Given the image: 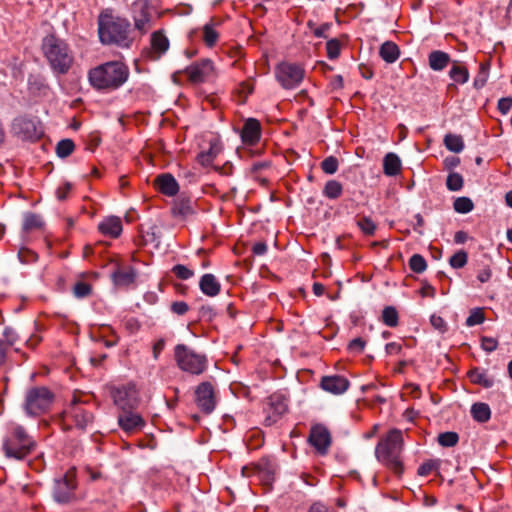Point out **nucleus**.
Listing matches in <instances>:
<instances>
[{
	"label": "nucleus",
	"mask_w": 512,
	"mask_h": 512,
	"mask_svg": "<svg viewBox=\"0 0 512 512\" xmlns=\"http://www.w3.org/2000/svg\"><path fill=\"white\" fill-rule=\"evenodd\" d=\"M151 47L159 57L168 50L169 40L161 31H155L151 35Z\"/></svg>",
	"instance_id": "obj_33"
},
{
	"label": "nucleus",
	"mask_w": 512,
	"mask_h": 512,
	"mask_svg": "<svg viewBox=\"0 0 512 512\" xmlns=\"http://www.w3.org/2000/svg\"><path fill=\"white\" fill-rule=\"evenodd\" d=\"M357 226L360 228V230L365 235H368V236L374 235V233L376 231V224L370 217H367V216L360 218L357 221Z\"/></svg>",
	"instance_id": "obj_47"
},
{
	"label": "nucleus",
	"mask_w": 512,
	"mask_h": 512,
	"mask_svg": "<svg viewBox=\"0 0 512 512\" xmlns=\"http://www.w3.org/2000/svg\"><path fill=\"white\" fill-rule=\"evenodd\" d=\"M484 320H485V316H484L482 309L475 308L470 312L469 316L466 319L465 324L468 327H473L475 325L482 324L484 322Z\"/></svg>",
	"instance_id": "obj_50"
},
{
	"label": "nucleus",
	"mask_w": 512,
	"mask_h": 512,
	"mask_svg": "<svg viewBox=\"0 0 512 512\" xmlns=\"http://www.w3.org/2000/svg\"><path fill=\"white\" fill-rule=\"evenodd\" d=\"M136 277H137V272L131 266H129L125 269L117 268L111 274L113 284L120 288L129 287L130 285H132L135 282Z\"/></svg>",
	"instance_id": "obj_22"
},
{
	"label": "nucleus",
	"mask_w": 512,
	"mask_h": 512,
	"mask_svg": "<svg viewBox=\"0 0 512 512\" xmlns=\"http://www.w3.org/2000/svg\"><path fill=\"white\" fill-rule=\"evenodd\" d=\"M365 346H366V341L363 340L361 337H357L349 342L348 350L350 352H354V353H361V352H363Z\"/></svg>",
	"instance_id": "obj_56"
},
{
	"label": "nucleus",
	"mask_w": 512,
	"mask_h": 512,
	"mask_svg": "<svg viewBox=\"0 0 512 512\" xmlns=\"http://www.w3.org/2000/svg\"><path fill=\"white\" fill-rule=\"evenodd\" d=\"M92 292V286L84 281H78L73 287V293L76 298H85Z\"/></svg>",
	"instance_id": "obj_51"
},
{
	"label": "nucleus",
	"mask_w": 512,
	"mask_h": 512,
	"mask_svg": "<svg viewBox=\"0 0 512 512\" xmlns=\"http://www.w3.org/2000/svg\"><path fill=\"white\" fill-rule=\"evenodd\" d=\"M401 171V160L393 152L387 153L383 158V172L386 176H396Z\"/></svg>",
	"instance_id": "obj_28"
},
{
	"label": "nucleus",
	"mask_w": 512,
	"mask_h": 512,
	"mask_svg": "<svg viewBox=\"0 0 512 512\" xmlns=\"http://www.w3.org/2000/svg\"><path fill=\"white\" fill-rule=\"evenodd\" d=\"M12 131L23 140H36L41 137L40 122L36 117L19 116L12 122Z\"/></svg>",
	"instance_id": "obj_11"
},
{
	"label": "nucleus",
	"mask_w": 512,
	"mask_h": 512,
	"mask_svg": "<svg viewBox=\"0 0 512 512\" xmlns=\"http://www.w3.org/2000/svg\"><path fill=\"white\" fill-rule=\"evenodd\" d=\"M44 226V222L40 215L27 212L24 214V220L22 230L24 232H30L34 229H41Z\"/></svg>",
	"instance_id": "obj_34"
},
{
	"label": "nucleus",
	"mask_w": 512,
	"mask_h": 512,
	"mask_svg": "<svg viewBox=\"0 0 512 512\" xmlns=\"http://www.w3.org/2000/svg\"><path fill=\"white\" fill-rule=\"evenodd\" d=\"M172 273L181 280H188L194 276V271L183 264H176L172 268Z\"/></svg>",
	"instance_id": "obj_52"
},
{
	"label": "nucleus",
	"mask_w": 512,
	"mask_h": 512,
	"mask_svg": "<svg viewBox=\"0 0 512 512\" xmlns=\"http://www.w3.org/2000/svg\"><path fill=\"white\" fill-rule=\"evenodd\" d=\"M130 75L129 67L122 61H108L89 69L87 77L92 88L112 92L122 87Z\"/></svg>",
	"instance_id": "obj_1"
},
{
	"label": "nucleus",
	"mask_w": 512,
	"mask_h": 512,
	"mask_svg": "<svg viewBox=\"0 0 512 512\" xmlns=\"http://www.w3.org/2000/svg\"><path fill=\"white\" fill-rule=\"evenodd\" d=\"M498 347V341L493 337L484 336L481 338V348L487 353L495 351Z\"/></svg>",
	"instance_id": "obj_55"
},
{
	"label": "nucleus",
	"mask_w": 512,
	"mask_h": 512,
	"mask_svg": "<svg viewBox=\"0 0 512 512\" xmlns=\"http://www.w3.org/2000/svg\"><path fill=\"white\" fill-rule=\"evenodd\" d=\"M36 448L35 440L21 425H13L3 438L2 450L6 458L24 460Z\"/></svg>",
	"instance_id": "obj_5"
},
{
	"label": "nucleus",
	"mask_w": 512,
	"mask_h": 512,
	"mask_svg": "<svg viewBox=\"0 0 512 512\" xmlns=\"http://www.w3.org/2000/svg\"><path fill=\"white\" fill-rule=\"evenodd\" d=\"M27 84L28 90L33 96L45 95L48 89L45 79L40 75L30 74Z\"/></svg>",
	"instance_id": "obj_31"
},
{
	"label": "nucleus",
	"mask_w": 512,
	"mask_h": 512,
	"mask_svg": "<svg viewBox=\"0 0 512 512\" xmlns=\"http://www.w3.org/2000/svg\"><path fill=\"white\" fill-rule=\"evenodd\" d=\"M155 185L162 194L169 197L175 196L179 191L178 182L170 173L158 175L155 179Z\"/></svg>",
	"instance_id": "obj_21"
},
{
	"label": "nucleus",
	"mask_w": 512,
	"mask_h": 512,
	"mask_svg": "<svg viewBox=\"0 0 512 512\" xmlns=\"http://www.w3.org/2000/svg\"><path fill=\"white\" fill-rule=\"evenodd\" d=\"M459 442V435L453 431H447L438 435V443L442 447H454Z\"/></svg>",
	"instance_id": "obj_45"
},
{
	"label": "nucleus",
	"mask_w": 512,
	"mask_h": 512,
	"mask_svg": "<svg viewBox=\"0 0 512 512\" xmlns=\"http://www.w3.org/2000/svg\"><path fill=\"white\" fill-rule=\"evenodd\" d=\"M349 386V380L341 375L324 376L320 382V387L324 391L335 395L343 394L348 390Z\"/></svg>",
	"instance_id": "obj_19"
},
{
	"label": "nucleus",
	"mask_w": 512,
	"mask_h": 512,
	"mask_svg": "<svg viewBox=\"0 0 512 512\" xmlns=\"http://www.w3.org/2000/svg\"><path fill=\"white\" fill-rule=\"evenodd\" d=\"M261 137V125L255 118H248L241 130V139L244 144L255 145Z\"/></svg>",
	"instance_id": "obj_20"
},
{
	"label": "nucleus",
	"mask_w": 512,
	"mask_h": 512,
	"mask_svg": "<svg viewBox=\"0 0 512 512\" xmlns=\"http://www.w3.org/2000/svg\"><path fill=\"white\" fill-rule=\"evenodd\" d=\"M3 336L5 338L4 346L7 348L8 346H12L17 341V334L11 327H6L3 331Z\"/></svg>",
	"instance_id": "obj_58"
},
{
	"label": "nucleus",
	"mask_w": 512,
	"mask_h": 512,
	"mask_svg": "<svg viewBox=\"0 0 512 512\" xmlns=\"http://www.w3.org/2000/svg\"><path fill=\"white\" fill-rule=\"evenodd\" d=\"M467 376L473 384L480 385L486 389L493 387L495 384L494 378L485 369L479 367L470 369Z\"/></svg>",
	"instance_id": "obj_26"
},
{
	"label": "nucleus",
	"mask_w": 512,
	"mask_h": 512,
	"mask_svg": "<svg viewBox=\"0 0 512 512\" xmlns=\"http://www.w3.org/2000/svg\"><path fill=\"white\" fill-rule=\"evenodd\" d=\"M379 55L388 64L396 62L400 57V49L393 41H385L379 49Z\"/></svg>",
	"instance_id": "obj_27"
},
{
	"label": "nucleus",
	"mask_w": 512,
	"mask_h": 512,
	"mask_svg": "<svg viewBox=\"0 0 512 512\" xmlns=\"http://www.w3.org/2000/svg\"><path fill=\"white\" fill-rule=\"evenodd\" d=\"M76 488V470L71 468L65 474L54 479L52 487L53 500L59 504L72 503L76 499Z\"/></svg>",
	"instance_id": "obj_8"
},
{
	"label": "nucleus",
	"mask_w": 512,
	"mask_h": 512,
	"mask_svg": "<svg viewBox=\"0 0 512 512\" xmlns=\"http://www.w3.org/2000/svg\"><path fill=\"white\" fill-rule=\"evenodd\" d=\"M468 262V254L464 250H459L454 253L450 259L449 264L454 269L463 268Z\"/></svg>",
	"instance_id": "obj_46"
},
{
	"label": "nucleus",
	"mask_w": 512,
	"mask_h": 512,
	"mask_svg": "<svg viewBox=\"0 0 512 512\" xmlns=\"http://www.w3.org/2000/svg\"><path fill=\"white\" fill-rule=\"evenodd\" d=\"M331 24L324 23L319 27L315 28L313 34L317 38H327L326 32L330 29Z\"/></svg>",
	"instance_id": "obj_64"
},
{
	"label": "nucleus",
	"mask_w": 512,
	"mask_h": 512,
	"mask_svg": "<svg viewBox=\"0 0 512 512\" xmlns=\"http://www.w3.org/2000/svg\"><path fill=\"white\" fill-rule=\"evenodd\" d=\"M402 449V431L393 428L378 442L375 448V456L379 462L391 469L394 473L401 474L403 472V463L400 458Z\"/></svg>",
	"instance_id": "obj_4"
},
{
	"label": "nucleus",
	"mask_w": 512,
	"mask_h": 512,
	"mask_svg": "<svg viewBox=\"0 0 512 512\" xmlns=\"http://www.w3.org/2000/svg\"><path fill=\"white\" fill-rule=\"evenodd\" d=\"M343 192L342 184L337 180H329L323 188V195L331 200L337 199Z\"/></svg>",
	"instance_id": "obj_36"
},
{
	"label": "nucleus",
	"mask_w": 512,
	"mask_h": 512,
	"mask_svg": "<svg viewBox=\"0 0 512 512\" xmlns=\"http://www.w3.org/2000/svg\"><path fill=\"white\" fill-rule=\"evenodd\" d=\"M54 394L44 386L32 387L27 390L23 404L28 416H40L50 408Z\"/></svg>",
	"instance_id": "obj_7"
},
{
	"label": "nucleus",
	"mask_w": 512,
	"mask_h": 512,
	"mask_svg": "<svg viewBox=\"0 0 512 512\" xmlns=\"http://www.w3.org/2000/svg\"><path fill=\"white\" fill-rule=\"evenodd\" d=\"M472 418L479 423H486L491 418V409L487 403L476 402L470 410Z\"/></svg>",
	"instance_id": "obj_30"
},
{
	"label": "nucleus",
	"mask_w": 512,
	"mask_h": 512,
	"mask_svg": "<svg viewBox=\"0 0 512 512\" xmlns=\"http://www.w3.org/2000/svg\"><path fill=\"white\" fill-rule=\"evenodd\" d=\"M199 289L204 295L215 297L221 291V284L214 274L206 273L199 280Z\"/></svg>",
	"instance_id": "obj_23"
},
{
	"label": "nucleus",
	"mask_w": 512,
	"mask_h": 512,
	"mask_svg": "<svg viewBox=\"0 0 512 512\" xmlns=\"http://www.w3.org/2000/svg\"><path fill=\"white\" fill-rule=\"evenodd\" d=\"M171 311L179 316L185 315L189 310V305L184 301H174L170 306Z\"/></svg>",
	"instance_id": "obj_57"
},
{
	"label": "nucleus",
	"mask_w": 512,
	"mask_h": 512,
	"mask_svg": "<svg viewBox=\"0 0 512 512\" xmlns=\"http://www.w3.org/2000/svg\"><path fill=\"white\" fill-rule=\"evenodd\" d=\"M184 71L191 83L200 84L212 76L214 64L210 59L204 58L187 66Z\"/></svg>",
	"instance_id": "obj_14"
},
{
	"label": "nucleus",
	"mask_w": 512,
	"mask_h": 512,
	"mask_svg": "<svg viewBox=\"0 0 512 512\" xmlns=\"http://www.w3.org/2000/svg\"><path fill=\"white\" fill-rule=\"evenodd\" d=\"M492 277V271L488 265L484 266L481 270H479L477 274V279L481 283L488 282Z\"/></svg>",
	"instance_id": "obj_62"
},
{
	"label": "nucleus",
	"mask_w": 512,
	"mask_h": 512,
	"mask_svg": "<svg viewBox=\"0 0 512 512\" xmlns=\"http://www.w3.org/2000/svg\"><path fill=\"white\" fill-rule=\"evenodd\" d=\"M497 108L501 114L506 115L512 108V96L500 98Z\"/></svg>",
	"instance_id": "obj_59"
},
{
	"label": "nucleus",
	"mask_w": 512,
	"mask_h": 512,
	"mask_svg": "<svg viewBox=\"0 0 512 512\" xmlns=\"http://www.w3.org/2000/svg\"><path fill=\"white\" fill-rule=\"evenodd\" d=\"M440 466V460L438 459H429L423 462L417 470V474L419 476H428L433 470L438 469Z\"/></svg>",
	"instance_id": "obj_48"
},
{
	"label": "nucleus",
	"mask_w": 512,
	"mask_h": 512,
	"mask_svg": "<svg viewBox=\"0 0 512 512\" xmlns=\"http://www.w3.org/2000/svg\"><path fill=\"white\" fill-rule=\"evenodd\" d=\"M220 152V147L216 141L210 142V147L207 151H202L197 155V161L204 167L209 166Z\"/></svg>",
	"instance_id": "obj_32"
},
{
	"label": "nucleus",
	"mask_w": 512,
	"mask_h": 512,
	"mask_svg": "<svg viewBox=\"0 0 512 512\" xmlns=\"http://www.w3.org/2000/svg\"><path fill=\"white\" fill-rule=\"evenodd\" d=\"M409 268L417 274L423 273L427 269V262L420 254H413L409 259Z\"/></svg>",
	"instance_id": "obj_43"
},
{
	"label": "nucleus",
	"mask_w": 512,
	"mask_h": 512,
	"mask_svg": "<svg viewBox=\"0 0 512 512\" xmlns=\"http://www.w3.org/2000/svg\"><path fill=\"white\" fill-rule=\"evenodd\" d=\"M174 216L187 217L194 213L193 202L189 197H179L172 207Z\"/></svg>",
	"instance_id": "obj_29"
},
{
	"label": "nucleus",
	"mask_w": 512,
	"mask_h": 512,
	"mask_svg": "<svg viewBox=\"0 0 512 512\" xmlns=\"http://www.w3.org/2000/svg\"><path fill=\"white\" fill-rule=\"evenodd\" d=\"M165 340L163 338L158 339L153 345V358L157 360L159 358L160 353L165 348Z\"/></svg>",
	"instance_id": "obj_63"
},
{
	"label": "nucleus",
	"mask_w": 512,
	"mask_h": 512,
	"mask_svg": "<svg viewBox=\"0 0 512 512\" xmlns=\"http://www.w3.org/2000/svg\"><path fill=\"white\" fill-rule=\"evenodd\" d=\"M195 401L199 409L210 414L216 407L215 392L210 382L200 383L195 390Z\"/></svg>",
	"instance_id": "obj_15"
},
{
	"label": "nucleus",
	"mask_w": 512,
	"mask_h": 512,
	"mask_svg": "<svg viewBox=\"0 0 512 512\" xmlns=\"http://www.w3.org/2000/svg\"><path fill=\"white\" fill-rule=\"evenodd\" d=\"M135 28L142 34L151 26V13L148 0H136L131 7Z\"/></svg>",
	"instance_id": "obj_16"
},
{
	"label": "nucleus",
	"mask_w": 512,
	"mask_h": 512,
	"mask_svg": "<svg viewBox=\"0 0 512 512\" xmlns=\"http://www.w3.org/2000/svg\"><path fill=\"white\" fill-rule=\"evenodd\" d=\"M327 56L329 59L334 60L340 55V42L338 39H330L326 43Z\"/></svg>",
	"instance_id": "obj_53"
},
{
	"label": "nucleus",
	"mask_w": 512,
	"mask_h": 512,
	"mask_svg": "<svg viewBox=\"0 0 512 512\" xmlns=\"http://www.w3.org/2000/svg\"><path fill=\"white\" fill-rule=\"evenodd\" d=\"M453 208L457 213L467 214L474 209V203L469 197L462 196L454 200Z\"/></svg>",
	"instance_id": "obj_40"
},
{
	"label": "nucleus",
	"mask_w": 512,
	"mask_h": 512,
	"mask_svg": "<svg viewBox=\"0 0 512 512\" xmlns=\"http://www.w3.org/2000/svg\"><path fill=\"white\" fill-rule=\"evenodd\" d=\"M64 414L74 422L77 429L86 431L87 427L93 423L94 415L87 410L85 406L75 398L64 410Z\"/></svg>",
	"instance_id": "obj_12"
},
{
	"label": "nucleus",
	"mask_w": 512,
	"mask_h": 512,
	"mask_svg": "<svg viewBox=\"0 0 512 512\" xmlns=\"http://www.w3.org/2000/svg\"><path fill=\"white\" fill-rule=\"evenodd\" d=\"M308 442L320 455H326L332 443L331 434L324 425L316 424L310 429Z\"/></svg>",
	"instance_id": "obj_17"
},
{
	"label": "nucleus",
	"mask_w": 512,
	"mask_h": 512,
	"mask_svg": "<svg viewBox=\"0 0 512 512\" xmlns=\"http://www.w3.org/2000/svg\"><path fill=\"white\" fill-rule=\"evenodd\" d=\"M113 400L121 411L136 410L139 405V397L134 385L117 388L113 392Z\"/></svg>",
	"instance_id": "obj_13"
},
{
	"label": "nucleus",
	"mask_w": 512,
	"mask_h": 512,
	"mask_svg": "<svg viewBox=\"0 0 512 512\" xmlns=\"http://www.w3.org/2000/svg\"><path fill=\"white\" fill-rule=\"evenodd\" d=\"M339 166V161L335 156L326 157L321 162V169L324 173L328 175H333L337 172Z\"/></svg>",
	"instance_id": "obj_49"
},
{
	"label": "nucleus",
	"mask_w": 512,
	"mask_h": 512,
	"mask_svg": "<svg viewBox=\"0 0 512 512\" xmlns=\"http://www.w3.org/2000/svg\"><path fill=\"white\" fill-rule=\"evenodd\" d=\"M464 180L461 174L450 172L446 179L447 189L450 191H459L463 188Z\"/></svg>",
	"instance_id": "obj_44"
},
{
	"label": "nucleus",
	"mask_w": 512,
	"mask_h": 512,
	"mask_svg": "<svg viewBox=\"0 0 512 512\" xmlns=\"http://www.w3.org/2000/svg\"><path fill=\"white\" fill-rule=\"evenodd\" d=\"M41 50L51 70L57 75H65L74 63V55L68 43L55 34L42 39Z\"/></svg>",
	"instance_id": "obj_3"
},
{
	"label": "nucleus",
	"mask_w": 512,
	"mask_h": 512,
	"mask_svg": "<svg viewBox=\"0 0 512 512\" xmlns=\"http://www.w3.org/2000/svg\"><path fill=\"white\" fill-rule=\"evenodd\" d=\"M174 358L177 366L192 375L202 374L208 366L205 354L197 353L185 344H177L174 348Z\"/></svg>",
	"instance_id": "obj_6"
},
{
	"label": "nucleus",
	"mask_w": 512,
	"mask_h": 512,
	"mask_svg": "<svg viewBox=\"0 0 512 512\" xmlns=\"http://www.w3.org/2000/svg\"><path fill=\"white\" fill-rule=\"evenodd\" d=\"M430 323L436 330H438L441 333L447 331V324L441 316L432 315L430 317Z\"/></svg>",
	"instance_id": "obj_60"
},
{
	"label": "nucleus",
	"mask_w": 512,
	"mask_h": 512,
	"mask_svg": "<svg viewBox=\"0 0 512 512\" xmlns=\"http://www.w3.org/2000/svg\"><path fill=\"white\" fill-rule=\"evenodd\" d=\"M489 68H490L489 62H484V63L480 64L479 71H478L476 77L474 78V82H473L474 88L481 89L486 85L488 77H489Z\"/></svg>",
	"instance_id": "obj_39"
},
{
	"label": "nucleus",
	"mask_w": 512,
	"mask_h": 512,
	"mask_svg": "<svg viewBox=\"0 0 512 512\" xmlns=\"http://www.w3.org/2000/svg\"><path fill=\"white\" fill-rule=\"evenodd\" d=\"M449 77L458 84H465L469 80V72L466 67L455 63L449 71Z\"/></svg>",
	"instance_id": "obj_37"
},
{
	"label": "nucleus",
	"mask_w": 512,
	"mask_h": 512,
	"mask_svg": "<svg viewBox=\"0 0 512 512\" xmlns=\"http://www.w3.org/2000/svg\"><path fill=\"white\" fill-rule=\"evenodd\" d=\"M445 147L454 153H460L464 149V141L461 135L448 133L444 137Z\"/></svg>",
	"instance_id": "obj_35"
},
{
	"label": "nucleus",
	"mask_w": 512,
	"mask_h": 512,
	"mask_svg": "<svg viewBox=\"0 0 512 512\" xmlns=\"http://www.w3.org/2000/svg\"><path fill=\"white\" fill-rule=\"evenodd\" d=\"M450 62V55L442 50H433L428 54V65L435 72L443 71Z\"/></svg>",
	"instance_id": "obj_25"
},
{
	"label": "nucleus",
	"mask_w": 512,
	"mask_h": 512,
	"mask_svg": "<svg viewBox=\"0 0 512 512\" xmlns=\"http://www.w3.org/2000/svg\"><path fill=\"white\" fill-rule=\"evenodd\" d=\"M119 427L127 434L141 431L145 427V420L135 410L121 411L117 417Z\"/></svg>",
	"instance_id": "obj_18"
},
{
	"label": "nucleus",
	"mask_w": 512,
	"mask_h": 512,
	"mask_svg": "<svg viewBox=\"0 0 512 512\" xmlns=\"http://www.w3.org/2000/svg\"><path fill=\"white\" fill-rule=\"evenodd\" d=\"M219 38L218 32L214 29L212 23H207L203 27V41L208 47H213Z\"/></svg>",
	"instance_id": "obj_42"
},
{
	"label": "nucleus",
	"mask_w": 512,
	"mask_h": 512,
	"mask_svg": "<svg viewBox=\"0 0 512 512\" xmlns=\"http://www.w3.org/2000/svg\"><path fill=\"white\" fill-rule=\"evenodd\" d=\"M217 312L213 306L203 305L199 308V318L211 322L216 317Z\"/></svg>",
	"instance_id": "obj_54"
},
{
	"label": "nucleus",
	"mask_w": 512,
	"mask_h": 512,
	"mask_svg": "<svg viewBox=\"0 0 512 512\" xmlns=\"http://www.w3.org/2000/svg\"><path fill=\"white\" fill-rule=\"evenodd\" d=\"M130 31L131 24L126 18L114 16L109 11H104L98 16L99 40L104 45L128 48L131 44Z\"/></svg>",
	"instance_id": "obj_2"
},
{
	"label": "nucleus",
	"mask_w": 512,
	"mask_h": 512,
	"mask_svg": "<svg viewBox=\"0 0 512 512\" xmlns=\"http://www.w3.org/2000/svg\"><path fill=\"white\" fill-rule=\"evenodd\" d=\"M75 149V144L71 139H62L57 143L56 154L60 158H66L72 154Z\"/></svg>",
	"instance_id": "obj_41"
},
{
	"label": "nucleus",
	"mask_w": 512,
	"mask_h": 512,
	"mask_svg": "<svg viewBox=\"0 0 512 512\" xmlns=\"http://www.w3.org/2000/svg\"><path fill=\"white\" fill-rule=\"evenodd\" d=\"M288 411V399L281 393H273L267 398L263 408L264 424L272 426Z\"/></svg>",
	"instance_id": "obj_10"
},
{
	"label": "nucleus",
	"mask_w": 512,
	"mask_h": 512,
	"mask_svg": "<svg viewBox=\"0 0 512 512\" xmlns=\"http://www.w3.org/2000/svg\"><path fill=\"white\" fill-rule=\"evenodd\" d=\"M98 229L106 236L117 238L122 233V223L119 217L110 216L99 223Z\"/></svg>",
	"instance_id": "obj_24"
},
{
	"label": "nucleus",
	"mask_w": 512,
	"mask_h": 512,
	"mask_svg": "<svg viewBox=\"0 0 512 512\" xmlns=\"http://www.w3.org/2000/svg\"><path fill=\"white\" fill-rule=\"evenodd\" d=\"M304 69L296 63L281 62L275 67V77L284 89H294L304 78Z\"/></svg>",
	"instance_id": "obj_9"
},
{
	"label": "nucleus",
	"mask_w": 512,
	"mask_h": 512,
	"mask_svg": "<svg viewBox=\"0 0 512 512\" xmlns=\"http://www.w3.org/2000/svg\"><path fill=\"white\" fill-rule=\"evenodd\" d=\"M72 189V185L69 182L64 183L62 186L58 187L56 190V197L58 200L63 201L67 199L68 194Z\"/></svg>",
	"instance_id": "obj_61"
},
{
	"label": "nucleus",
	"mask_w": 512,
	"mask_h": 512,
	"mask_svg": "<svg viewBox=\"0 0 512 512\" xmlns=\"http://www.w3.org/2000/svg\"><path fill=\"white\" fill-rule=\"evenodd\" d=\"M381 319L383 323L391 328H394L399 323L398 312L393 306H386L382 311Z\"/></svg>",
	"instance_id": "obj_38"
}]
</instances>
